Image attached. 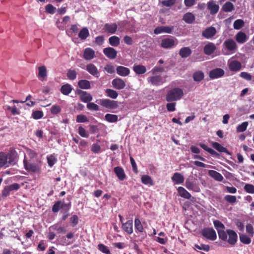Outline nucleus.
Listing matches in <instances>:
<instances>
[{
  "label": "nucleus",
  "mask_w": 254,
  "mask_h": 254,
  "mask_svg": "<svg viewBox=\"0 0 254 254\" xmlns=\"http://www.w3.org/2000/svg\"><path fill=\"white\" fill-rule=\"evenodd\" d=\"M183 90L179 88H174L170 90L166 95V100L168 102H174L180 100L183 96Z\"/></svg>",
  "instance_id": "nucleus-1"
},
{
  "label": "nucleus",
  "mask_w": 254,
  "mask_h": 254,
  "mask_svg": "<svg viewBox=\"0 0 254 254\" xmlns=\"http://www.w3.org/2000/svg\"><path fill=\"white\" fill-rule=\"evenodd\" d=\"M99 104L102 107L110 110L117 109L119 106L118 101L108 99H100L99 100Z\"/></svg>",
  "instance_id": "nucleus-2"
},
{
  "label": "nucleus",
  "mask_w": 254,
  "mask_h": 254,
  "mask_svg": "<svg viewBox=\"0 0 254 254\" xmlns=\"http://www.w3.org/2000/svg\"><path fill=\"white\" fill-rule=\"evenodd\" d=\"M24 159L23 160L24 167L26 170L31 172L33 173H36L39 171V167L38 165L33 162H32L31 160H28L26 155H24Z\"/></svg>",
  "instance_id": "nucleus-3"
},
{
  "label": "nucleus",
  "mask_w": 254,
  "mask_h": 254,
  "mask_svg": "<svg viewBox=\"0 0 254 254\" xmlns=\"http://www.w3.org/2000/svg\"><path fill=\"white\" fill-rule=\"evenodd\" d=\"M178 40L175 38H167L162 40L161 47L165 49H171L178 44Z\"/></svg>",
  "instance_id": "nucleus-4"
},
{
  "label": "nucleus",
  "mask_w": 254,
  "mask_h": 254,
  "mask_svg": "<svg viewBox=\"0 0 254 254\" xmlns=\"http://www.w3.org/2000/svg\"><path fill=\"white\" fill-rule=\"evenodd\" d=\"M75 93L77 95H79L80 100L84 103H88L93 99L92 95L86 91L77 89Z\"/></svg>",
  "instance_id": "nucleus-5"
},
{
  "label": "nucleus",
  "mask_w": 254,
  "mask_h": 254,
  "mask_svg": "<svg viewBox=\"0 0 254 254\" xmlns=\"http://www.w3.org/2000/svg\"><path fill=\"white\" fill-rule=\"evenodd\" d=\"M202 235L210 240H215L216 239V233L213 228H204L202 230Z\"/></svg>",
  "instance_id": "nucleus-6"
},
{
  "label": "nucleus",
  "mask_w": 254,
  "mask_h": 254,
  "mask_svg": "<svg viewBox=\"0 0 254 254\" xmlns=\"http://www.w3.org/2000/svg\"><path fill=\"white\" fill-rule=\"evenodd\" d=\"M223 45L226 47L227 50L232 53H234L238 48L235 41L232 39H228L224 41Z\"/></svg>",
  "instance_id": "nucleus-7"
},
{
  "label": "nucleus",
  "mask_w": 254,
  "mask_h": 254,
  "mask_svg": "<svg viewBox=\"0 0 254 254\" xmlns=\"http://www.w3.org/2000/svg\"><path fill=\"white\" fill-rule=\"evenodd\" d=\"M8 165L15 164L18 157V154L14 149H10L7 153H6Z\"/></svg>",
  "instance_id": "nucleus-8"
},
{
  "label": "nucleus",
  "mask_w": 254,
  "mask_h": 254,
  "mask_svg": "<svg viewBox=\"0 0 254 254\" xmlns=\"http://www.w3.org/2000/svg\"><path fill=\"white\" fill-rule=\"evenodd\" d=\"M148 82L154 86H159L164 83L165 81L160 75H155L149 77L147 78Z\"/></svg>",
  "instance_id": "nucleus-9"
},
{
  "label": "nucleus",
  "mask_w": 254,
  "mask_h": 254,
  "mask_svg": "<svg viewBox=\"0 0 254 254\" xmlns=\"http://www.w3.org/2000/svg\"><path fill=\"white\" fill-rule=\"evenodd\" d=\"M65 207H67V210H69L70 207V204L63 203L61 201H58L53 205L52 211L54 213H57L60 209H64Z\"/></svg>",
  "instance_id": "nucleus-10"
},
{
  "label": "nucleus",
  "mask_w": 254,
  "mask_h": 254,
  "mask_svg": "<svg viewBox=\"0 0 254 254\" xmlns=\"http://www.w3.org/2000/svg\"><path fill=\"white\" fill-rule=\"evenodd\" d=\"M225 74L224 70L220 68H216L209 72V76L211 79H215L223 76Z\"/></svg>",
  "instance_id": "nucleus-11"
},
{
  "label": "nucleus",
  "mask_w": 254,
  "mask_h": 254,
  "mask_svg": "<svg viewBox=\"0 0 254 254\" xmlns=\"http://www.w3.org/2000/svg\"><path fill=\"white\" fill-rule=\"evenodd\" d=\"M113 87L118 90L124 89L126 86V82L120 78H116L112 81Z\"/></svg>",
  "instance_id": "nucleus-12"
},
{
  "label": "nucleus",
  "mask_w": 254,
  "mask_h": 254,
  "mask_svg": "<svg viewBox=\"0 0 254 254\" xmlns=\"http://www.w3.org/2000/svg\"><path fill=\"white\" fill-rule=\"evenodd\" d=\"M216 30L215 27L210 26L202 32V36L206 39H210L215 35Z\"/></svg>",
  "instance_id": "nucleus-13"
},
{
  "label": "nucleus",
  "mask_w": 254,
  "mask_h": 254,
  "mask_svg": "<svg viewBox=\"0 0 254 254\" xmlns=\"http://www.w3.org/2000/svg\"><path fill=\"white\" fill-rule=\"evenodd\" d=\"M104 54L110 59H115L117 56V51L112 47H107L103 49Z\"/></svg>",
  "instance_id": "nucleus-14"
},
{
  "label": "nucleus",
  "mask_w": 254,
  "mask_h": 254,
  "mask_svg": "<svg viewBox=\"0 0 254 254\" xmlns=\"http://www.w3.org/2000/svg\"><path fill=\"white\" fill-rule=\"evenodd\" d=\"M86 70L95 77L98 78L100 76V72L97 67L92 64H87L86 66Z\"/></svg>",
  "instance_id": "nucleus-15"
},
{
  "label": "nucleus",
  "mask_w": 254,
  "mask_h": 254,
  "mask_svg": "<svg viewBox=\"0 0 254 254\" xmlns=\"http://www.w3.org/2000/svg\"><path fill=\"white\" fill-rule=\"evenodd\" d=\"M118 27V26L116 23H106L104 25L103 29L108 33L114 34L116 33Z\"/></svg>",
  "instance_id": "nucleus-16"
},
{
  "label": "nucleus",
  "mask_w": 254,
  "mask_h": 254,
  "mask_svg": "<svg viewBox=\"0 0 254 254\" xmlns=\"http://www.w3.org/2000/svg\"><path fill=\"white\" fill-rule=\"evenodd\" d=\"M227 233L229 236L228 242L231 245H234L237 241V233L232 230L228 229Z\"/></svg>",
  "instance_id": "nucleus-17"
},
{
  "label": "nucleus",
  "mask_w": 254,
  "mask_h": 254,
  "mask_svg": "<svg viewBox=\"0 0 254 254\" xmlns=\"http://www.w3.org/2000/svg\"><path fill=\"white\" fill-rule=\"evenodd\" d=\"M47 76V70L45 65H42L38 67V72L37 77L42 81L46 80Z\"/></svg>",
  "instance_id": "nucleus-18"
},
{
  "label": "nucleus",
  "mask_w": 254,
  "mask_h": 254,
  "mask_svg": "<svg viewBox=\"0 0 254 254\" xmlns=\"http://www.w3.org/2000/svg\"><path fill=\"white\" fill-rule=\"evenodd\" d=\"M83 57L86 60H91L95 57V51L90 48H87L83 51Z\"/></svg>",
  "instance_id": "nucleus-19"
},
{
  "label": "nucleus",
  "mask_w": 254,
  "mask_h": 254,
  "mask_svg": "<svg viewBox=\"0 0 254 254\" xmlns=\"http://www.w3.org/2000/svg\"><path fill=\"white\" fill-rule=\"evenodd\" d=\"M122 228L127 234H131L133 233L132 220H129L127 221L126 223H123Z\"/></svg>",
  "instance_id": "nucleus-20"
},
{
  "label": "nucleus",
  "mask_w": 254,
  "mask_h": 254,
  "mask_svg": "<svg viewBox=\"0 0 254 254\" xmlns=\"http://www.w3.org/2000/svg\"><path fill=\"white\" fill-rule=\"evenodd\" d=\"M207 8L210 10V14L214 15L218 12L219 6L218 4H216L214 1L210 0L207 3Z\"/></svg>",
  "instance_id": "nucleus-21"
},
{
  "label": "nucleus",
  "mask_w": 254,
  "mask_h": 254,
  "mask_svg": "<svg viewBox=\"0 0 254 254\" xmlns=\"http://www.w3.org/2000/svg\"><path fill=\"white\" fill-rule=\"evenodd\" d=\"M216 46L214 43L210 42L208 43L204 47V53L206 55L209 56L214 52V51L216 50Z\"/></svg>",
  "instance_id": "nucleus-22"
},
{
  "label": "nucleus",
  "mask_w": 254,
  "mask_h": 254,
  "mask_svg": "<svg viewBox=\"0 0 254 254\" xmlns=\"http://www.w3.org/2000/svg\"><path fill=\"white\" fill-rule=\"evenodd\" d=\"M173 29V27H170V26L157 27L154 29V33L155 34H159L161 33H171L172 32Z\"/></svg>",
  "instance_id": "nucleus-23"
},
{
  "label": "nucleus",
  "mask_w": 254,
  "mask_h": 254,
  "mask_svg": "<svg viewBox=\"0 0 254 254\" xmlns=\"http://www.w3.org/2000/svg\"><path fill=\"white\" fill-rule=\"evenodd\" d=\"M114 171L120 181H123L126 178V175L124 170L121 167L118 166L115 167Z\"/></svg>",
  "instance_id": "nucleus-24"
},
{
  "label": "nucleus",
  "mask_w": 254,
  "mask_h": 254,
  "mask_svg": "<svg viewBox=\"0 0 254 254\" xmlns=\"http://www.w3.org/2000/svg\"><path fill=\"white\" fill-rule=\"evenodd\" d=\"M116 71L118 75L123 77L127 76L130 73L128 68L121 65L117 67Z\"/></svg>",
  "instance_id": "nucleus-25"
},
{
  "label": "nucleus",
  "mask_w": 254,
  "mask_h": 254,
  "mask_svg": "<svg viewBox=\"0 0 254 254\" xmlns=\"http://www.w3.org/2000/svg\"><path fill=\"white\" fill-rule=\"evenodd\" d=\"M236 41L240 44L245 43L248 39V37L245 33L240 31L235 36Z\"/></svg>",
  "instance_id": "nucleus-26"
},
{
  "label": "nucleus",
  "mask_w": 254,
  "mask_h": 254,
  "mask_svg": "<svg viewBox=\"0 0 254 254\" xmlns=\"http://www.w3.org/2000/svg\"><path fill=\"white\" fill-rule=\"evenodd\" d=\"M212 145L216 150L220 152H224L227 155H231V153L226 148L222 146L220 143L216 142H213Z\"/></svg>",
  "instance_id": "nucleus-27"
},
{
  "label": "nucleus",
  "mask_w": 254,
  "mask_h": 254,
  "mask_svg": "<svg viewBox=\"0 0 254 254\" xmlns=\"http://www.w3.org/2000/svg\"><path fill=\"white\" fill-rule=\"evenodd\" d=\"M242 67L241 63L238 61H232L229 64V68L231 71H239Z\"/></svg>",
  "instance_id": "nucleus-28"
},
{
  "label": "nucleus",
  "mask_w": 254,
  "mask_h": 254,
  "mask_svg": "<svg viewBox=\"0 0 254 254\" xmlns=\"http://www.w3.org/2000/svg\"><path fill=\"white\" fill-rule=\"evenodd\" d=\"M171 179L176 184H182L184 181V176L180 173H175Z\"/></svg>",
  "instance_id": "nucleus-29"
},
{
  "label": "nucleus",
  "mask_w": 254,
  "mask_h": 254,
  "mask_svg": "<svg viewBox=\"0 0 254 254\" xmlns=\"http://www.w3.org/2000/svg\"><path fill=\"white\" fill-rule=\"evenodd\" d=\"M191 49L188 47H185L181 48L179 51V55L182 58H186L189 57L191 54Z\"/></svg>",
  "instance_id": "nucleus-30"
},
{
  "label": "nucleus",
  "mask_w": 254,
  "mask_h": 254,
  "mask_svg": "<svg viewBox=\"0 0 254 254\" xmlns=\"http://www.w3.org/2000/svg\"><path fill=\"white\" fill-rule=\"evenodd\" d=\"M133 71L137 74H142L146 72V68L145 66L140 64H134L132 68Z\"/></svg>",
  "instance_id": "nucleus-31"
},
{
  "label": "nucleus",
  "mask_w": 254,
  "mask_h": 254,
  "mask_svg": "<svg viewBox=\"0 0 254 254\" xmlns=\"http://www.w3.org/2000/svg\"><path fill=\"white\" fill-rule=\"evenodd\" d=\"M78 86L82 89H89L91 88V83L88 80L81 79L78 82Z\"/></svg>",
  "instance_id": "nucleus-32"
},
{
  "label": "nucleus",
  "mask_w": 254,
  "mask_h": 254,
  "mask_svg": "<svg viewBox=\"0 0 254 254\" xmlns=\"http://www.w3.org/2000/svg\"><path fill=\"white\" fill-rule=\"evenodd\" d=\"M208 175L217 181H222L223 179L222 175L220 173L214 170H209Z\"/></svg>",
  "instance_id": "nucleus-33"
},
{
  "label": "nucleus",
  "mask_w": 254,
  "mask_h": 254,
  "mask_svg": "<svg viewBox=\"0 0 254 254\" xmlns=\"http://www.w3.org/2000/svg\"><path fill=\"white\" fill-rule=\"evenodd\" d=\"M4 166H9L7 162V158L6 156V153L4 152H0V168H2Z\"/></svg>",
  "instance_id": "nucleus-34"
},
{
  "label": "nucleus",
  "mask_w": 254,
  "mask_h": 254,
  "mask_svg": "<svg viewBox=\"0 0 254 254\" xmlns=\"http://www.w3.org/2000/svg\"><path fill=\"white\" fill-rule=\"evenodd\" d=\"M178 191L181 196L186 199H189L191 196V194L183 187H179L178 189Z\"/></svg>",
  "instance_id": "nucleus-35"
},
{
  "label": "nucleus",
  "mask_w": 254,
  "mask_h": 254,
  "mask_svg": "<svg viewBox=\"0 0 254 254\" xmlns=\"http://www.w3.org/2000/svg\"><path fill=\"white\" fill-rule=\"evenodd\" d=\"M186 187L189 190H192L195 191H198L199 188L189 179H187L185 183Z\"/></svg>",
  "instance_id": "nucleus-36"
},
{
  "label": "nucleus",
  "mask_w": 254,
  "mask_h": 254,
  "mask_svg": "<svg viewBox=\"0 0 254 254\" xmlns=\"http://www.w3.org/2000/svg\"><path fill=\"white\" fill-rule=\"evenodd\" d=\"M221 9L225 12H231L234 9V5L232 2L227 1L223 4Z\"/></svg>",
  "instance_id": "nucleus-37"
},
{
  "label": "nucleus",
  "mask_w": 254,
  "mask_h": 254,
  "mask_svg": "<svg viewBox=\"0 0 254 254\" xmlns=\"http://www.w3.org/2000/svg\"><path fill=\"white\" fill-rule=\"evenodd\" d=\"M72 87L69 84L63 85L61 88V92L64 95H68L72 91Z\"/></svg>",
  "instance_id": "nucleus-38"
},
{
  "label": "nucleus",
  "mask_w": 254,
  "mask_h": 254,
  "mask_svg": "<svg viewBox=\"0 0 254 254\" xmlns=\"http://www.w3.org/2000/svg\"><path fill=\"white\" fill-rule=\"evenodd\" d=\"M141 182L146 185L153 186L154 182L151 178L148 175H143L141 178Z\"/></svg>",
  "instance_id": "nucleus-39"
},
{
  "label": "nucleus",
  "mask_w": 254,
  "mask_h": 254,
  "mask_svg": "<svg viewBox=\"0 0 254 254\" xmlns=\"http://www.w3.org/2000/svg\"><path fill=\"white\" fill-rule=\"evenodd\" d=\"M183 20L187 23H192L195 20V16L191 13L188 12L184 15Z\"/></svg>",
  "instance_id": "nucleus-40"
},
{
  "label": "nucleus",
  "mask_w": 254,
  "mask_h": 254,
  "mask_svg": "<svg viewBox=\"0 0 254 254\" xmlns=\"http://www.w3.org/2000/svg\"><path fill=\"white\" fill-rule=\"evenodd\" d=\"M134 227L136 232L138 231L140 233H142L144 231L143 227L141 223L140 219L138 218H135L134 220Z\"/></svg>",
  "instance_id": "nucleus-41"
},
{
  "label": "nucleus",
  "mask_w": 254,
  "mask_h": 254,
  "mask_svg": "<svg viewBox=\"0 0 254 254\" xmlns=\"http://www.w3.org/2000/svg\"><path fill=\"white\" fill-rule=\"evenodd\" d=\"M89 36V31L86 27H84L81 29L78 33V37L81 40H85Z\"/></svg>",
  "instance_id": "nucleus-42"
},
{
  "label": "nucleus",
  "mask_w": 254,
  "mask_h": 254,
  "mask_svg": "<svg viewBox=\"0 0 254 254\" xmlns=\"http://www.w3.org/2000/svg\"><path fill=\"white\" fill-rule=\"evenodd\" d=\"M109 43L112 46L117 47L120 45V39L116 36H113L109 38Z\"/></svg>",
  "instance_id": "nucleus-43"
},
{
  "label": "nucleus",
  "mask_w": 254,
  "mask_h": 254,
  "mask_svg": "<svg viewBox=\"0 0 254 254\" xmlns=\"http://www.w3.org/2000/svg\"><path fill=\"white\" fill-rule=\"evenodd\" d=\"M192 77L195 81L199 82L204 78V73L202 71H197L193 73Z\"/></svg>",
  "instance_id": "nucleus-44"
},
{
  "label": "nucleus",
  "mask_w": 254,
  "mask_h": 254,
  "mask_svg": "<svg viewBox=\"0 0 254 254\" xmlns=\"http://www.w3.org/2000/svg\"><path fill=\"white\" fill-rule=\"evenodd\" d=\"M105 119L109 123H116L118 120V116L116 115L107 114L105 116Z\"/></svg>",
  "instance_id": "nucleus-45"
},
{
  "label": "nucleus",
  "mask_w": 254,
  "mask_h": 254,
  "mask_svg": "<svg viewBox=\"0 0 254 254\" xmlns=\"http://www.w3.org/2000/svg\"><path fill=\"white\" fill-rule=\"evenodd\" d=\"M107 96L111 98L115 99L118 96V93L113 89H107L105 90Z\"/></svg>",
  "instance_id": "nucleus-46"
},
{
  "label": "nucleus",
  "mask_w": 254,
  "mask_h": 254,
  "mask_svg": "<svg viewBox=\"0 0 254 254\" xmlns=\"http://www.w3.org/2000/svg\"><path fill=\"white\" fill-rule=\"evenodd\" d=\"M240 241L246 245H248L251 243V239L246 234H241L239 236Z\"/></svg>",
  "instance_id": "nucleus-47"
},
{
  "label": "nucleus",
  "mask_w": 254,
  "mask_h": 254,
  "mask_svg": "<svg viewBox=\"0 0 254 254\" xmlns=\"http://www.w3.org/2000/svg\"><path fill=\"white\" fill-rule=\"evenodd\" d=\"M244 25V22L242 19H237L234 21L233 24L234 28L236 30L240 29Z\"/></svg>",
  "instance_id": "nucleus-48"
},
{
  "label": "nucleus",
  "mask_w": 254,
  "mask_h": 254,
  "mask_svg": "<svg viewBox=\"0 0 254 254\" xmlns=\"http://www.w3.org/2000/svg\"><path fill=\"white\" fill-rule=\"evenodd\" d=\"M194 250H196V249L199 250H203L205 252H208L210 250V247L208 245H205L203 244H201L200 245L197 244L194 245Z\"/></svg>",
  "instance_id": "nucleus-49"
},
{
  "label": "nucleus",
  "mask_w": 254,
  "mask_h": 254,
  "mask_svg": "<svg viewBox=\"0 0 254 254\" xmlns=\"http://www.w3.org/2000/svg\"><path fill=\"white\" fill-rule=\"evenodd\" d=\"M77 72L75 70L69 69L66 73L67 77L71 80L76 79Z\"/></svg>",
  "instance_id": "nucleus-50"
},
{
  "label": "nucleus",
  "mask_w": 254,
  "mask_h": 254,
  "mask_svg": "<svg viewBox=\"0 0 254 254\" xmlns=\"http://www.w3.org/2000/svg\"><path fill=\"white\" fill-rule=\"evenodd\" d=\"M248 126V122H244L242 123L241 125H239L237 127V131L238 132H243L247 129V128Z\"/></svg>",
  "instance_id": "nucleus-51"
},
{
  "label": "nucleus",
  "mask_w": 254,
  "mask_h": 254,
  "mask_svg": "<svg viewBox=\"0 0 254 254\" xmlns=\"http://www.w3.org/2000/svg\"><path fill=\"white\" fill-rule=\"evenodd\" d=\"M78 132L79 134L83 137H88L89 133L82 126H79L78 129Z\"/></svg>",
  "instance_id": "nucleus-52"
},
{
  "label": "nucleus",
  "mask_w": 254,
  "mask_h": 254,
  "mask_svg": "<svg viewBox=\"0 0 254 254\" xmlns=\"http://www.w3.org/2000/svg\"><path fill=\"white\" fill-rule=\"evenodd\" d=\"M214 226L217 231L225 229V226L224 224L219 220H214L213 222Z\"/></svg>",
  "instance_id": "nucleus-53"
},
{
  "label": "nucleus",
  "mask_w": 254,
  "mask_h": 254,
  "mask_svg": "<svg viewBox=\"0 0 254 254\" xmlns=\"http://www.w3.org/2000/svg\"><path fill=\"white\" fill-rule=\"evenodd\" d=\"M98 248L99 251L106 254H111L110 251L108 247L102 244L98 245Z\"/></svg>",
  "instance_id": "nucleus-54"
},
{
  "label": "nucleus",
  "mask_w": 254,
  "mask_h": 254,
  "mask_svg": "<svg viewBox=\"0 0 254 254\" xmlns=\"http://www.w3.org/2000/svg\"><path fill=\"white\" fill-rule=\"evenodd\" d=\"M43 113L41 111H35L33 112L32 116L34 119L38 120L41 119L43 117Z\"/></svg>",
  "instance_id": "nucleus-55"
},
{
  "label": "nucleus",
  "mask_w": 254,
  "mask_h": 254,
  "mask_svg": "<svg viewBox=\"0 0 254 254\" xmlns=\"http://www.w3.org/2000/svg\"><path fill=\"white\" fill-rule=\"evenodd\" d=\"M47 159L48 165L50 167H52L57 160L54 155H51L50 156H48Z\"/></svg>",
  "instance_id": "nucleus-56"
},
{
  "label": "nucleus",
  "mask_w": 254,
  "mask_h": 254,
  "mask_svg": "<svg viewBox=\"0 0 254 254\" xmlns=\"http://www.w3.org/2000/svg\"><path fill=\"white\" fill-rule=\"evenodd\" d=\"M46 12L50 14H54L56 12V8L51 4H47L45 7Z\"/></svg>",
  "instance_id": "nucleus-57"
},
{
  "label": "nucleus",
  "mask_w": 254,
  "mask_h": 254,
  "mask_svg": "<svg viewBox=\"0 0 254 254\" xmlns=\"http://www.w3.org/2000/svg\"><path fill=\"white\" fill-rule=\"evenodd\" d=\"M50 111L52 114L57 115L61 112V108L60 106L54 105L51 107Z\"/></svg>",
  "instance_id": "nucleus-58"
},
{
  "label": "nucleus",
  "mask_w": 254,
  "mask_h": 254,
  "mask_svg": "<svg viewBox=\"0 0 254 254\" xmlns=\"http://www.w3.org/2000/svg\"><path fill=\"white\" fill-rule=\"evenodd\" d=\"M87 108L88 110L91 111H97L99 110V106L94 103L89 102L87 104Z\"/></svg>",
  "instance_id": "nucleus-59"
},
{
  "label": "nucleus",
  "mask_w": 254,
  "mask_h": 254,
  "mask_svg": "<svg viewBox=\"0 0 254 254\" xmlns=\"http://www.w3.org/2000/svg\"><path fill=\"white\" fill-rule=\"evenodd\" d=\"M76 121L77 123H85L88 122V120L86 116L80 114L77 116Z\"/></svg>",
  "instance_id": "nucleus-60"
},
{
  "label": "nucleus",
  "mask_w": 254,
  "mask_h": 254,
  "mask_svg": "<svg viewBox=\"0 0 254 254\" xmlns=\"http://www.w3.org/2000/svg\"><path fill=\"white\" fill-rule=\"evenodd\" d=\"M244 190L248 193H254V186L252 184H246Z\"/></svg>",
  "instance_id": "nucleus-61"
},
{
  "label": "nucleus",
  "mask_w": 254,
  "mask_h": 254,
  "mask_svg": "<svg viewBox=\"0 0 254 254\" xmlns=\"http://www.w3.org/2000/svg\"><path fill=\"white\" fill-rule=\"evenodd\" d=\"M104 70L110 74H113L115 72V66L111 64H107L104 67Z\"/></svg>",
  "instance_id": "nucleus-62"
},
{
  "label": "nucleus",
  "mask_w": 254,
  "mask_h": 254,
  "mask_svg": "<svg viewBox=\"0 0 254 254\" xmlns=\"http://www.w3.org/2000/svg\"><path fill=\"white\" fill-rule=\"evenodd\" d=\"M224 199L228 202L233 203L236 202L237 198L235 196L231 195H226L224 197Z\"/></svg>",
  "instance_id": "nucleus-63"
},
{
  "label": "nucleus",
  "mask_w": 254,
  "mask_h": 254,
  "mask_svg": "<svg viewBox=\"0 0 254 254\" xmlns=\"http://www.w3.org/2000/svg\"><path fill=\"white\" fill-rule=\"evenodd\" d=\"M217 232H218L219 238L220 239H221L223 241H226L227 240L228 234H227V233H226L225 232L224 229L219 230Z\"/></svg>",
  "instance_id": "nucleus-64"
}]
</instances>
